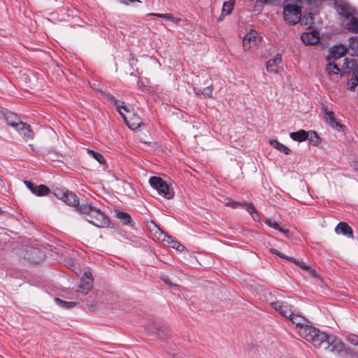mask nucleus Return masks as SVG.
<instances>
[{
	"label": "nucleus",
	"mask_w": 358,
	"mask_h": 358,
	"mask_svg": "<svg viewBox=\"0 0 358 358\" xmlns=\"http://www.w3.org/2000/svg\"><path fill=\"white\" fill-rule=\"evenodd\" d=\"M300 336L311 343L315 348L329 350L339 355L344 350V343L334 335H328L313 327H303L300 329Z\"/></svg>",
	"instance_id": "f257e3e1"
},
{
	"label": "nucleus",
	"mask_w": 358,
	"mask_h": 358,
	"mask_svg": "<svg viewBox=\"0 0 358 358\" xmlns=\"http://www.w3.org/2000/svg\"><path fill=\"white\" fill-rule=\"evenodd\" d=\"M78 211L86 215V220L99 228L108 227L110 224V219L103 212L87 203H81L78 208Z\"/></svg>",
	"instance_id": "f03ea898"
},
{
	"label": "nucleus",
	"mask_w": 358,
	"mask_h": 358,
	"mask_svg": "<svg viewBox=\"0 0 358 358\" xmlns=\"http://www.w3.org/2000/svg\"><path fill=\"white\" fill-rule=\"evenodd\" d=\"M285 20L289 24H297L301 20V8L296 3L287 1L283 5Z\"/></svg>",
	"instance_id": "7ed1b4c3"
},
{
	"label": "nucleus",
	"mask_w": 358,
	"mask_h": 358,
	"mask_svg": "<svg viewBox=\"0 0 358 358\" xmlns=\"http://www.w3.org/2000/svg\"><path fill=\"white\" fill-rule=\"evenodd\" d=\"M149 182L152 187L155 189L157 192L167 199H171L174 196V192L171 190L166 182L160 177L152 176L149 179Z\"/></svg>",
	"instance_id": "20e7f679"
},
{
	"label": "nucleus",
	"mask_w": 358,
	"mask_h": 358,
	"mask_svg": "<svg viewBox=\"0 0 358 358\" xmlns=\"http://www.w3.org/2000/svg\"><path fill=\"white\" fill-rule=\"evenodd\" d=\"M93 285L94 280L92 273L90 271L85 272L80 279V282L76 292L82 294L83 295H86L90 292Z\"/></svg>",
	"instance_id": "39448f33"
},
{
	"label": "nucleus",
	"mask_w": 358,
	"mask_h": 358,
	"mask_svg": "<svg viewBox=\"0 0 358 358\" xmlns=\"http://www.w3.org/2000/svg\"><path fill=\"white\" fill-rule=\"evenodd\" d=\"M121 116L124 119L128 127L134 131L140 129L142 126H145L141 118L134 113H129V115H125L124 113H121Z\"/></svg>",
	"instance_id": "423d86ee"
},
{
	"label": "nucleus",
	"mask_w": 358,
	"mask_h": 358,
	"mask_svg": "<svg viewBox=\"0 0 358 358\" xmlns=\"http://www.w3.org/2000/svg\"><path fill=\"white\" fill-rule=\"evenodd\" d=\"M271 307L278 310L280 314L287 318H289L294 313L293 306L287 302L274 301L271 303Z\"/></svg>",
	"instance_id": "0eeeda50"
},
{
	"label": "nucleus",
	"mask_w": 358,
	"mask_h": 358,
	"mask_svg": "<svg viewBox=\"0 0 358 358\" xmlns=\"http://www.w3.org/2000/svg\"><path fill=\"white\" fill-rule=\"evenodd\" d=\"M335 8L339 15L347 19L352 17L355 13V9L343 1H336Z\"/></svg>",
	"instance_id": "6e6552de"
},
{
	"label": "nucleus",
	"mask_w": 358,
	"mask_h": 358,
	"mask_svg": "<svg viewBox=\"0 0 358 358\" xmlns=\"http://www.w3.org/2000/svg\"><path fill=\"white\" fill-rule=\"evenodd\" d=\"M346 52L347 49L345 45L342 44L336 45L329 50L326 59L330 61L331 59H340L345 56Z\"/></svg>",
	"instance_id": "1a4fd4ad"
},
{
	"label": "nucleus",
	"mask_w": 358,
	"mask_h": 358,
	"mask_svg": "<svg viewBox=\"0 0 358 358\" xmlns=\"http://www.w3.org/2000/svg\"><path fill=\"white\" fill-rule=\"evenodd\" d=\"M259 41V38L257 37V33L255 31H251L243 37V46L245 49H250L252 46L251 44L257 45Z\"/></svg>",
	"instance_id": "9d476101"
},
{
	"label": "nucleus",
	"mask_w": 358,
	"mask_h": 358,
	"mask_svg": "<svg viewBox=\"0 0 358 358\" xmlns=\"http://www.w3.org/2000/svg\"><path fill=\"white\" fill-rule=\"evenodd\" d=\"M15 129L25 141L34 138V132L31 129V126L25 122L18 123V127Z\"/></svg>",
	"instance_id": "9b49d317"
},
{
	"label": "nucleus",
	"mask_w": 358,
	"mask_h": 358,
	"mask_svg": "<svg viewBox=\"0 0 358 358\" xmlns=\"http://www.w3.org/2000/svg\"><path fill=\"white\" fill-rule=\"evenodd\" d=\"M27 253L28 256L26 258L33 264H38L43 259L44 254L38 248H31L27 251Z\"/></svg>",
	"instance_id": "f8f14e48"
},
{
	"label": "nucleus",
	"mask_w": 358,
	"mask_h": 358,
	"mask_svg": "<svg viewBox=\"0 0 358 358\" xmlns=\"http://www.w3.org/2000/svg\"><path fill=\"white\" fill-rule=\"evenodd\" d=\"M282 62L281 55L278 53L274 58L269 59L266 62V70L272 73H277L278 72V66Z\"/></svg>",
	"instance_id": "ddd939ff"
},
{
	"label": "nucleus",
	"mask_w": 358,
	"mask_h": 358,
	"mask_svg": "<svg viewBox=\"0 0 358 358\" xmlns=\"http://www.w3.org/2000/svg\"><path fill=\"white\" fill-rule=\"evenodd\" d=\"M301 38L306 45H315L319 42V34L316 31L302 34Z\"/></svg>",
	"instance_id": "4468645a"
},
{
	"label": "nucleus",
	"mask_w": 358,
	"mask_h": 358,
	"mask_svg": "<svg viewBox=\"0 0 358 358\" xmlns=\"http://www.w3.org/2000/svg\"><path fill=\"white\" fill-rule=\"evenodd\" d=\"M290 321L292 322L293 324L296 325V328L298 329V333L300 335V329L303 327H312L311 325H308L306 324V319L299 315V313H296L295 310L292 313V316L289 318Z\"/></svg>",
	"instance_id": "2eb2a0df"
},
{
	"label": "nucleus",
	"mask_w": 358,
	"mask_h": 358,
	"mask_svg": "<svg viewBox=\"0 0 358 358\" xmlns=\"http://www.w3.org/2000/svg\"><path fill=\"white\" fill-rule=\"evenodd\" d=\"M335 231L336 234H343L348 238H353V231L346 222H339L335 229Z\"/></svg>",
	"instance_id": "dca6fc26"
},
{
	"label": "nucleus",
	"mask_w": 358,
	"mask_h": 358,
	"mask_svg": "<svg viewBox=\"0 0 358 358\" xmlns=\"http://www.w3.org/2000/svg\"><path fill=\"white\" fill-rule=\"evenodd\" d=\"M63 201L70 206L76 207L77 211L78 208L80 206L77 195L69 190H66V196Z\"/></svg>",
	"instance_id": "f3484780"
},
{
	"label": "nucleus",
	"mask_w": 358,
	"mask_h": 358,
	"mask_svg": "<svg viewBox=\"0 0 358 358\" xmlns=\"http://www.w3.org/2000/svg\"><path fill=\"white\" fill-rule=\"evenodd\" d=\"M4 117L7 123L15 129H16L18 127V123L23 122L20 120L18 116L15 113H12L10 111H7L6 113H5Z\"/></svg>",
	"instance_id": "a211bd4d"
},
{
	"label": "nucleus",
	"mask_w": 358,
	"mask_h": 358,
	"mask_svg": "<svg viewBox=\"0 0 358 358\" xmlns=\"http://www.w3.org/2000/svg\"><path fill=\"white\" fill-rule=\"evenodd\" d=\"M289 262H291L295 264L296 265L299 266L303 270L308 272L311 275H313L314 277L317 276V273H316L315 270L312 269L310 266L306 264L303 261L296 259L295 258L291 257L289 259Z\"/></svg>",
	"instance_id": "6ab92c4d"
},
{
	"label": "nucleus",
	"mask_w": 358,
	"mask_h": 358,
	"mask_svg": "<svg viewBox=\"0 0 358 358\" xmlns=\"http://www.w3.org/2000/svg\"><path fill=\"white\" fill-rule=\"evenodd\" d=\"M289 136L293 141L303 142L308 138V132L301 129L298 131L290 133Z\"/></svg>",
	"instance_id": "aec40b11"
},
{
	"label": "nucleus",
	"mask_w": 358,
	"mask_h": 358,
	"mask_svg": "<svg viewBox=\"0 0 358 358\" xmlns=\"http://www.w3.org/2000/svg\"><path fill=\"white\" fill-rule=\"evenodd\" d=\"M324 119L329 126L334 129L339 131L343 127V125L336 120L334 113H329L328 116L325 117Z\"/></svg>",
	"instance_id": "412c9836"
},
{
	"label": "nucleus",
	"mask_w": 358,
	"mask_h": 358,
	"mask_svg": "<svg viewBox=\"0 0 358 358\" xmlns=\"http://www.w3.org/2000/svg\"><path fill=\"white\" fill-rule=\"evenodd\" d=\"M264 222L265 224H266L270 227H272L274 229L278 230V231H280L281 233L284 234L286 237L289 236V231L288 229H285L280 227L279 224H278L275 221H274L271 219L266 218L264 220Z\"/></svg>",
	"instance_id": "4be33fe9"
},
{
	"label": "nucleus",
	"mask_w": 358,
	"mask_h": 358,
	"mask_svg": "<svg viewBox=\"0 0 358 358\" xmlns=\"http://www.w3.org/2000/svg\"><path fill=\"white\" fill-rule=\"evenodd\" d=\"M269 143L274 148L277 149L278 150L284 153L285 155H289L291 153L290 149H289L287 146L282 144L277 140L272 139L270 141Z\"/></svg>",
	"instance_id": "5701e85b"
},
{
	"label": "nucleus",
	"mask_w": 358,
	"mask_h": 358,
	"mask_svg": "<svg viewBox=\"0 0 358 358\" xmlns=\"http://www.w3.org/2000/svg\"><path fill=\"white\" fill-rule=\"evenodd\" d=\"M164 241H166L171 248L176 249L180 252H182L185 249V247L183 245H182L178 241L174 240L173 238L171 236H167V238L164 239Z\"/></svg>",
	"instance_id": "b1692460"
},
{
	"label": "nucleus",
	"mask_w": 358,
	"mask_h": 358,
	"mask_svg": "<svg viewBox=\"0 0 358 358\" xmlns=\"http://www.w3.org/2000/svg\"><path fill=\"white\" fill-rule=\"evenodd\" d=\"M50 192V188L45 185H36L35 187V191L34 192V194L38 196H43L48 195Z\"/></svg>",
	"instance_id": "393cba45"
},
{
	"label": "nucleus",
	"mask_w": 358,
	"mask_h": 358,
	"mask_svg": "<svg viewBox=\"0 0 358 358\" xmlns=\"http://www.w3.org/2000/svg\"><path fill=\"white\" fill-rule=\"evenodd\" d=\"M349 49L352 50L351 55H358V36H353L349 39Z\"/></svg>",
	"instance_id": "a878e982"
},
{
	"label": "nucleus",
	"mask_w": 358,
	"mask_h": 358,
	"mask_svg": "<svg viewBox=\"0 0 358 358\" xmlns=\"http://www.w3.org/2000/svg\"><path fill=\"white\" fill-rule=\"evenodd\" d=\"M117 217L119 218L121 222L126 225L131 224L133 225V220L131 215L124 212H119L117 213Z\"/></svg>",
	"instance_id": "bb28decb"
},
{
	"label": "nucleus",
	"mask_w": 358,
	"mask_h": 358,
	"mask_svg": "<svg viewBox=\"0 0 358 358\" xmlns=\"http://www.w3.org/2000/svg\"><path fill=\"white\" fill-rule=\"evenodd\" d=\"M55 301L56 303L66 309L73 308L77 305V302L75 301H66L59 298H55Z\"/></svg>",
	"instance_id": "cd10ccee"
},
{
	"label": "nucleus",
	"mask_w": 358,
	"mask_h": 358,
	"mask_svg": "<svg viewBox=\"0 0 358 358\" xmlns=\"http://www.w3.org/2000/svg\"><path fill=\"white\" fill-rule=\"evenodd\" d=\"M197 94L201 93L203 98H212L213 97V85H209L206 87L203 88V90H198V92H196Z\"/></svg>",
	"instance_id": "c85d7f7f"
},
{
	"label": "nucleus",
	"mask_w": 358,
	"mask_h": 358,
	"mask_svg": "<svg viewBox=\"0 0 358 358\" xmlns=\"http://www.w3.org/2000/svg\"><path fill=\"white\" fill-rule=\"evenodd\" d=\"M326 71L329 75H337L340 71V69L336 63L329 62L327 65Z\"/></svg>",
	"instance_id": "c756f323"
},
{
	"label": "nucleus",
	"mask_w": 358,
	"mask_h": 358,
	"mask_svg": "<svg viewBox=\"0 0 358 358\" xmlns=\"http://www.w3.org/2000/svg\"><path fill=\"white\" fill-rule=\"evenodd\" d=\"M346 27L355 33H358V18L352 16L350 21L347 23Z\"/></svg>",
	"instance_id": "7c9ffc66"
},
{
	"label": "nucleus",
	"mask_w": 358,
	"mask_h": 358,
	"mask_svg": "<svg viewBox=\"0 0 358 358\" xmlns=\"http://www.w3.org/2000/svg\"><path fill=\"white\" fill-rule=\"evenodd\" d=\"M314 23V17L312 13H308L303 15L302 19V24L308 26V27H311Z\"/></svg>",
	"instance_id": "2f4dec72"
},
{
	"label": "nucleus",
	"mask_w": 358,
	"mask_h": 358,
	"mask_svg": "<svg viewBox=\"0 0 358 358\" xmlns=\"http://www.w3.org/2000/svg\"><path fill=\"white\" fill-rule=\"evenodd\" d=\"M308 132V138L307 140H308L310 143H313L314 145H317L320 143V138L315 131H309Z\"/></svg>",
	"instance_id": "473e14b6"
},
{
	"label": "nucleus",
	"mask_w": 358,
	"mask_h": 358,
	"mask_svg": "<svg viewBox=\"0 0 358 358\" xmlns=\"http://www.w3.org/2000/svg\"><path fill=\"white\" fill-rule=\"evenodd\" d=\"M246 210L255 220H259V215L252 203H248L246 205Z\"/></svg>",
	"instance_id": "72a5a7b5"
},
{
	"label": "nucleus",
	"mask_w": 358,
	"mask_h": 358,
	"mask_svg": "<svg viewBox=\"0 0 358 358\" xmlns=\"http://www.w3.org/2000/svg\"><path fill=\"white\" fill-rule=\"evenodd\" d=\"M149 15H151V16H157L158 17H160V18H164V19H166L169 21H172V22H175V21H179V20H176L175 18V17L171 14V13H150Z\"/></svg>",
	"instance_id": "f704fd0d"
},
{
	"label": "nucleus",
	"mask_w": 358,
	"mask_h": 358,
	"mask_svg": "<svg viewBox=\"0 0 358 358\" xmlns=\"http://www.w3.org/2000/svg\"><path fill=\"white\" fill-rule=\"evenodd\" d=\"M87 152L101 164H103L105 163V159L101 153L92 150H87Z\"/></svg>",
	"instance_id": "c9c22d12"
},
{
	"label": "nucleus",
	"mask_w": 358,
	"mask_h": 358,
	"mask_svg": "<svg viewBox=\"0 0 358 358\" xmlns=\"http://www.w3.org/2000/svg\"><path fill=\"white\" fill-rule=\"evenodd\" d=\"M343 354L342 355L343 358H358V352L354 351L351 349H345L342 352Z\"/></svg>",
	"instance_id": "e433bc0d"
},
{
	"label": "nucleus",
	"mask_w": 358,
	"mask_h": 358,
	"mask_svg": "<svg viewBox=\"0 0 358 358\" xmlns=\"http://www.w3.org/2000/svg\"><path fill=\"white\" fill-rule=\"evenodd\" d=\"M233 8V4L230 2L225 1L223 3L222 6V13H225V15H229L231 13Z\"/></svg>",
	"instance_id": "4c0bfd02"
},
{
	"label": "nucleus",
	"mask_w": 358,
	"mask_h": 358,
	"mask_svg": "<svg viewBox=\"0 0 358 358\" xmlns=\"http://www.w3.org/2000/svg\"><path fill=\"white\" fill-rule=\"evenodd\" d=\"M357 85H358L357 78H354L352 76V78L348 80V89L351 91H354Z\"/></svg>",
	"instance_id": "58836bf2"
},
{
	"label": "nucleus",
	"mask_w": 358,
	"mask_h": 358,
	"mask_svg": "<svg viewBox=\"0 0 358 358\" xmlns=\"http://www.w3.org/2000/svg\"><path fill=\"white\" fill-rule=\"evenodd\" d=\"M346 340L351 345L358 347V336L355 334H350L347 337Z\"/></svg>",
	"instance_id": "ea45409f"
},
{
	"label": "nucleus",
	"mask_w": 358,
	"mask_h": 358,
	"mask_svg": "<svg viewBox=\"0 0 358 358\" xmlns=\"http://www.w3.org/2000/svg\"><path fill=\"white\" fill-rule=\"evenodd\" d=\"M113 104L116 107L120 115L121 113H123L122 110H126V105L123 101L117 100V101H115Z\"/></svg>",
	"instance_id": "a19ab883"
},
{
	"label": "nucleus",
	"mask_w": 358,
	"mask_h": 358,
	"mask_svg": "<svg viewBox=\"0 0 358 358\" xmlns=\"http://www.w3.org/2000/svg\"><path fill=\"white\" fill-rule=\"evenodd\" d=\"M54 195L59 199L64 201L66 196V190L57 189L54 191Z\"/></svg>",
	"instance_id": "79ce46f5"
},
{
	"label": "nucleus",
	"mask_w": 358,
	"mask_h": 358,
	"mask_svg": "<svg viewBox=\"0 0 358 358\" xmlns=\"http://www.w3.org/2000/svg\"><path fill=\"white\" fill-rule=\"evenodd\" d=\"M270 252L271 254L275 255L280 257V258L287 259L288 261H289V259L291 257H288V256L281 253L280 252H279L278 250H276L275 248H271L270 249Z\"/></svg>",
	"instance_id": "37998d69"
},
{
	"label": "nucleus",
	"mask_w": 358,
	"mask_h": 358,
	"mask_svg": "<svg viewBox=\"0 0 358 358\" xmlns=\"http://www.w3.org/2000/svg\"><path fill=\"white\" fill-rule=\"evenodd\" d=\"M226 206H229V207H231L234 209L235 208H241L243 206V205L241 203H238L237 201H229L228 202L226 203Z\"/></svg>",
	"instance_id": "c03bdc74"
},
{
	"label": "nucleus",
	"mask_w": 358,
	"mask_h": 358,
	"mask_svg": "<svg viewBox=\"0 0 358 358\" xmlns=\"http://www.w3.org/2000/svg\"><path fill=\"white\" fill-rule=\"evenodd\" d=\"M24 185L31 192V193L34 194V192L35 191L36 185L33 183L31 181L29 180H24Z\"/></svg>",
	"instance_id": "a18cd8bd"
},
{
	"label": "nucleus",
	"mask_w": 358,
	"mask_h": 358,
	"mask_svg": "<svg viewBox=\"0 0 358 358\" xmlns=\"http://www.w3.org/2000/svg\"><path fill=\"white\" fill-rule=\"evenodd\" d=\"M161 279L168 285L172 287L177 288L178 287V285L172 283L170 280V279L167 276H162L161 277Z\"/></svg>",
	"instance_id": "49530a36"
},
{
	"label": "nucleus",
	"mask_w": 358,
	"mask_h": 358,
	"mask_svg": "<svg viewBox=\"0 0 358 358\" xmlns=\"http://www.w3.org/2000/svg\"><path fill=\"white\" fill-rule=\"evenodd\" d=\"M70 268L74 272L76 273H78V271H80V268H79V266L77 263L76 262H72L70 265Z\"/></svg>",
	"instance_id": "de8ad7c7"
},
{
	"label": "nucleus",
	"mask_w": 358,
	"mask_h": 358,
	"mask_svg": "<svg viewBox=\"0 0 358 358\" xmlns=\"http://www.w3.org/2000/svg\"><path fill=\"white\" fill-rule=\"evenodd\" d=\"M104 96L108 100H110L113 103H115V101H117V99L114 96L109 93L105 94Z\"/></svg>",
	"instance_id": "09e8293b"
},
{
	"label": "nucleus",
	"mask_w": 358,
	"mask_h": 358,
	"mask_svg": "<svg viewBox=\"0 0 358 358\" xmlns=\"http://www.w3.org/2000/svg\"><path fill=\"white\" fill-rule=\"evenodd\" d=\"M322 110L324 113L325 117L328 116L329 113H334L331 110H329L328 107L324 104L322 106Z\"/></svg>",
	"instance_id": "8fccbe9b"
},
{
	"label": "nucleus",
	"mask_w": 358,
	"mask_h": 358,
	"mask_svg": "<svg viewBox=\"0 0 358 358\" xmlns=\"http://www.w3.org/2000/svg\"><path fill=\"white\" fill-rule=\"evenodd\" d=\"M352 76L354 78H357L358 80V66H356L355 69H354Z\"/></svg>",
	"instance_id": "3c124183"
},
{
	"label": "nucleus",
	"mask_w": 358,
	"mask_h": 358,
	"mask_svg": "<svg viewBox=\"0 0 358 358\" xmlns=\"http://www.w3.org/2000/svg\"><path fill=\"white\" fill-rule=\"evenodd\" d=\"M122 113H124V114L125 115H129V113H133V112H132V111H131V110L128 108V107L126 106V110H123V112H122Z\"/></svg>",
	"instance_id": "603ef678"
},
{
	"label": "nucleus",
	"mask_w": 358,
	"mask_h": 358,
	"mask_svg": "<svg viewBox=\"0 0 358 358\" xmlns=\"http://www.w3.org/2000/svg\"><path fill=\"white\" fill-rule=\"evenodd\" d=\"M269 0H257L258 2L260 3H267Z\"/></svg>",
	"instance_id": "864d4df0"
},
{
	"label": "nucleus",
	"mask_w": 358,
	"mask_h": 358,
	"mask_svg": "<svg viewBox=\"0 0 358 358\" xmlns=\"http://www.w3.org/2000/svg\"><path fill=\"white\" fill-rule=\"evenodd\" d=\"M355 169L358 170V162L355 164Z\"/></svg>",
	"instance_id": "5fc2aeb1"
},
{
	"label": "nucleus",
	"mask_w": 358,
	"mask_h": 358,
	"mask_svg": "<svg viewBox=\"0 0 358 358\" xmlns=\"http://www.w3.org/2000/svg\"><path fill=\"white\" fill-rule=\"evenodd\" d=\"M3 213V210H1V208H0V215H1Z\"/></svg>",
	"instance_id": "6e6d98bb"
},
{
	"label": "nucleus",
	"mask_w": 358,
	"mask_h": 358,
	"mask_svg": "<svg viewBox=\"0 0 358 358\" xmlns=\"http://www.w3.org/2000/svg\"><path fill=\"white\" fill-rule=\"evenodd\" d=\"M357 57H358V55H357Z\"/></svg>",
	"instance_id": "4d7b16f0"
}]
</instances>
